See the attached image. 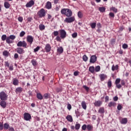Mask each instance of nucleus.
I'll return each instance as SVG.
<instances>
[{"instance_id": "nucleus-38", "label": "nucleus", "mask_w": 131, "mask_h": 131, "mask_svg": "<svg viewBox=\"0 0 131 131\" xmlns=\"http://www.w3.org/2000/svg\"><path fill=\"white\" fill-rule=\"evenodd\" d=\"M4 7L6 9H9L10 8V4L8 2L4 3Z\"/></svg>"}, {"instance_id": "nucleus-31", "label": "nucleus", "mask_w": 131, "mask_h": 131, "mask_svg": "<svg viewBox=\"0 0 131 131\" xmlns=\"http://www.w3.org/2000/svg\"><path fill=\"white\" fill-rule=\"evenodd\" d=\"M39 30L42 31V30H45V29H46V26H45L44 25L40 24L39 25Z\"/></svg>"}, {"instance_id": "nucleus-7", "label": "nucleus", "mask_w": 131, "mask_h": 131, "mask_svg": "<svg viewBox=\"0 0 131 131\" xmlns=\"http://www.w3.org/2000/svg\"><path fill=\"white\" fill-rule=\"evenodd\" d=\"M24 119L26 121H29L31 120V115L28 113H25L24 114Z\"/></svg>"}, {"instance_id": "nucleus-41", "label": "nucleus", "mask_w": 131, "mask_h": 131, "mask_svg": "<svg viewBox=\"0 0 131 131\" xmlns=\"http://www.w3.org/2000/svg\"><path fill=\"white\" fill-rule=\"evenodd\" d=\"M7 38H8V37H7V35H3L2 36L1 39L2 40H3V41H5V40H7Z\"/></svg>"}, {"instance_id": "nucleus-58", "label": "nucleus", "mask_w": 131, "mask_h": 131, "mask_svg": "<svg viewBox=\"0 0 131 131\" xmlns=\"http://www.w3.org/2000/svg\"><path fill=\"white\" fill-rule=\"evenodd\" d=\"M18 20L19 22H23V17L22 16H19L18 17Z\"/></svg>"}, {"instance_id": "nucleus-27", "label": "nucleus", "mask_w": 131, "mask_h": 131, "mask_svg": "<svg viewBox=\"0 0 131 131\" xmlns=\"http://www.w3.org/2000/svg\"><path fill=\"white\" fill-rule=\"evenodd\" d=\"M98 113L104 114V113H105V108L103 107H100L98 110Z\"/></svg>"}, {"instance_id": "nucleus-37", "label": "nucleus", "mask_w": 131, "mask_h": 131, "mask_svg": "<svg viewBox=\"0 0 131 131\" xmlns=\"http://www.w3.org/2000/svg\"><path fill=\"white\" fill-rule=\"evenodd\" d=\"M90 26L92 29L96 28V26H97V24L96 23H93L90 24Z\"/></svg>"}, {"instance_id": "nucleus-13", "label": "nucleus", "mask_w": 131, "mask_h": 131, "mask_svg": "<svg viewBox=\"0 0 131 131\" xmlns=\"http://www.w3.org/2000/svg\"><path fill=\"white\" fill-rule=\"evenodd\" d=\"M97 61V56L96 55H92L91 57L90 62L92 63V64H94V63H96Z\"/></svg>"}, {"instance_id": "nucleus-33", "label": "nucleus", "mask_w": 131, "mask_h": 131, "mask_svg": "<svg viewBox=\"0 0 131 131\" xmlns=\"http://www.w3.org/2000/svg\"><path fill=\"white\" fill-rule=\"evenodd\" d=\"M99 11H100L101 13H104L105 11H106V8L104 7H99Z\"/></svg>"}, {"instance_id": "nucleus-2", "label": "nucleus", "mask_w": 131, "mask_h": 131, "mask_svg": "<svg viewBox=\"0 0 131 131\" xmlns=\"http://www.w3.org/2000/svg\"><path fill=\"white\" fill-rule=\"evenodd\" d=\"M17 47H18L19 48H25V49H27L28 48V46H27V43L26 42V41H25V40L18 41L17 43Z\"/></svg>"}, {"instance_id": "nucleus-26", "label": "nucleus", "mask_w": 131, "mask_h": 131, "mask_svg": "<svg viewBox=\"0 0 131 131\" xmlns=\"http://www.w3.org/2000/svg\"><path fill=\"white\" fill-rule=\"evenodd\" d=\"M119 66L118 64H117L116 66H115L114 64H113L112 67V71H115V70H118V68H119Z\"/></svg>"}, {"instance_id": "nucleus-52", "label": "nucleus", "mask_w": 131, "mask_h": 131, "mask_svg": "<svg viewBox=\"0 0 131 131\" xmlns=\"http://www.w3.org/2000/svg\"><path fill=\"white\" fill-rule=\"evenodd\" d=\"M107 86L109 89H110L111 86H112V83L111 82V81H108L107 82Z\"/></svg>"}, {"instance_id": "nucleus-12", "label": "nucleus", "mask_w": 131, "mask_h": 131, "mask_svg": "<svg viewBox=\"0 0 131 131\" xmlns=\"http://www.w3.org/2000/svg\"><path fill=\"white\" fill-rule=\"evenodd\" d=\"M16 52L18 53V54H19V55H23L25 53V51H24V49L22 48L18 47L16 49Z\"/></svg>"}, {"instance_id": "nucleus-40", "label": "nucleus", "mask_w": 131, "mask_h": 131, "mask_svg": "<svg viewBox=\"0 0 131 131\" xmlns=\"http://www.w3.org/2000/svg\"><path fill=\"white\" fill-rule=\"evenodd\" d=\"M9 127H10V125H9L8 123H5L4 124V128H5V129H9Z\"/></svg>"}, {"instance_id": "nucleus-28", "label": "nucleus", "mask_w": 131, "mask_h": 131, "mask_svg": "<svg viewBox=\"0 0 131 131\" xmlns=\"http://www.w3.org/2000/svg\"><path fill=\"white\" fill-rule=\"evenodd\" d=\"M89 70L90 72H91V73H94V72H95V67H94V66L90 67Z\"/></svg>"}, {"instance_id": "nucleus-9", "label": "nucleus", "mask_w": 131, "mask_h": 131, "mask_svg": "<svg viewBox=\"0 0 131 131\" xmlns=\"http://www.w3.org/2000/svg\"><path fill=\"white\" fill-rule=\"evenodd\" d=\"M59 32L60 33V37L62 38V39H64L66 37V31H65V30H60Z\"/></svg>"}, {"instance_id": "nucleus-36", "label": "nucleus", "mask_w": 131, "mask_h": 131, "mask_svg": "<svg viewBox=\"0 0 131 131\" xmlns=\"http://www.w3.org/2000/svg\"><path fill=\"white\" fill-rule=\"evenodd\" d=\"M75 114L77 118H78L79 116H80V112L78 111V109L75 111Z\"/></svg>"}, {"instance_id": "nucleus-45", "label": "nucleus", "mask_w": 131, "mask_h": 131, "mask_svg": "<svg viewBox=\"0 0 131 131\" xmlns=\"http://www.w3.org/2000/svg\"><path fill=\"white\" fill-rule=\"evenodd\" d=\"M122 108H123V107L122 106V105L120 104H118L117 106V110H119V111H120V110H121V109H122Z\"/></svg>"}, {"instance_id": "nucleus-5", "label": "nucleus", "mask_w": 131, "mask_h": 131, "mask_svg": "<svg viewBox=\"0 0 131 131\" xmlns=\"http://www.w3.org/2000/svg\"><path fill=\"white\" fill-rule=\"evenodd\" d=\"M37 15H38L39 18L46 17V10L43 8L41 9L38 11Z\"/></svg>"}, {"instance_id": "nucleus-34", "label": "nucleus", "mask_w": 131, "mask_h": 131, "mask_svg": "<svg viewBox=\"0 0 131 131\" xmlns=\"http://www.w3.org/2000/svg\"><path fill=\"white\" fill-rule=\"evenodd\" d=\"M77 15H78V18H79L80 19H81V18L83 17V14H82V12L81 11H79L78 12Z\"/></svg>"}, {"instance_id": "nucleus-39", "label": "nucleus", "mask_w": 131, "mask_h": 131, "mask_svg": "<svg viewBox=\"0 0 131 131\" xmlns=\"http://www.w3.org/2000/svg\"><path fill=\"white\" fill-rule=\"evenodd\" d=\"M31 63H32L33 66L35 67V66H37V62H36V60H35L34 59H32L31 60Z\"/></svg>"}, {"instance_id": "nucleus-24", "label": "nucleus", "mask_w": 131, "mask_h": 131, "mask_svg": "<svg viewBox=\"0 0 131 131\" xmlns=\"http://www.w3.org/2000/svg\"><path fill=\"white\" fill-rule=\"evenodd\" d=\"M86 129L88 131H92V130H93V129H94V127L93 126V125H91V124L87 125Z\"/></svg>"}, {"instance_id": "nucleus-46", "label": "nucleus", "mask_w": 131, "mask_h": 131, "mask_svg": "<svg viewBox=\"0 0 131 131\" xmlns=\"http://www.w3.org/2000/svg\"><path fill=\"white\" fill-rule=\"evenodd\" d=\"M40 49V47L37 46L36 48L34 49V53H36V52H38Z\"/></svg>"}, {"instance_id": "nucleus-44", "label": "nucleus", "mask_w": 131, "mask_h": 131, "mask_svg": "<svg viewBox=\"0 0 131 131\" xmlns=\"http://www.w3.org/2000/svg\"><path fill=\"white\" fill-rule=\"evenodd\" d=\"M43 98L44 99H46V100L50 98V95L48 93H46L43 95Z\"/></svg>"}, {"instance_id": "nucleus-11", "label": "nucleus", "mask_w": 131, "mask_h": 131, "mask_svg": "<svg viewBox=\"0 0 131 131\" xmlns=\"http://www.w3.org/2000/svg\"><path fill=\"white\" fill-rule=\"evenodd\" d=\"M35 2L33 0H31L26 5V8H31V7H33L34 6Z\"/></svg>"}, {"instance_id": "nucleus-50", "label": "nucleus", "mask_w": 131, "mask_h": 131, "mask_svg": "<svg viewBox=\"0 0 131 131\" xmlns=\"http://www.w3.org/2000/svg\"><path fill=\"white\" fill-rule=\"evenodd\" d=\"M82 59L84 61V62H86V61H88V56H86V55H84L83 56Z\"/></svg>"}, {"instance_id": "nucleus-63", "label": "nucleus", "mask_w": 131, "mask_h": 131, "mask_svg": "<svg viewBox=\"0 0 131 131\" xmlns=\"http://www.w3.org/2000/svg\"><path fill=\"white\" fill-rule=\"evenodd\" d=\"M60 6H58V5H56V7H55V11H59V10H60Z\"/></svg>"}, {"instance_id": "nucleus-56", "label": "nucleus", "mask_w": 131, "mask_h": 131, "mask_svg": "<svg viewBox=\"0 0 131 131\" xmlns=\"http://www.w3.org/2000/svg\"><path fill=\"white\" fill-rule=\"evenodd\" d=\"M4 129V124L0 122V130H3Z\"/></svg>"}, {"instance_id": "nucleus-3", "label": "nucleus", "mask_w": 131, "mask_h": 131, "mask_svg": "<svg viewBox=\"0 0 131 131\" xmlns=\"http://www.w3.org/2000/svg\"><path fill=\"white\" fill-rule=\"evenodd\" d=\"M16 38V36L14 35H11L9 37H7L6 39L7 43L10 45V43H13L14 42V39Z\"/></svg>"}, {"instance_id": "nucleus-10", "label": "nucleus", "mask_w": 131, "mask_h": 131, "mask_svg": "<svg viewBox=\"0 0 131 131\" xmlns=\"http://www.w3.org/2000/svg\"><path fill=\"white\" fill-rule=\"evenodd\" d=\"M45 50L46 53H50V52H51V50H52V47L51 46V45L47 43L45 45Z\"/></svg>"}, {"instance_id": "nucleus-64", "label": "nucleus", "mask_w": 131, "mask_h": 131, "mask_svg": "<svg viewBox=\"0 0 131 131\" xmlns=\"http://www.w3.org/2000/svg\"><path fill=\"white\" fill-rule=\"evenodd\" d=\"M19 58V55L17 53L14 54V59H18Z\"/></svg>"}, {"instance_id": "nucleus-19", "label": "nucleus", "mask_w": 131, "mask_h": 131, "mask_svg": "<svg viewBox=\"0 0 131 131\" xmlns=\"http://www.w3.org/2000/svg\"><path fill=\"white\" fill-rule=\"evenodd\" d=\"M46 8L48 10L52 9V3L50 2H47L46 5Z\"/></svg>"}, {"instance_id": "nucleus-4", "label": "nucleus", "mask_w": 131, "mask_h": 131, "mask_svg": "<svg viewBox=\"0 0 131 131\" xmlns=\"http://www.w3.org/2000/svg\"><path fill=\"white\" fill-rule=\"evenodd\" d=\"M0 99L2 101H7L8 100V95L5 92H0Z\"/></svg>"}, {"instance_id": "nucleus-17", "label": "nucleus", "mask_w": 131, "mask_h": 131, "mask_svg": "<svg viewBox=\"0 0 131 131\" xmlns=\"http://www.w3.org/2000/svg\"><path fill=\"white\" fill-rule=\"evenodd\" d=\"M12 83L13 85H19V80L16 78H13L12 79Z\"/></svg>"}, {"instance_id": "nucleus-14", "label": "nucleus", "mask_w": 131, "mask_h": 131, "mask_svg": "<svg viewBox=\"0 0 131 131\" xmlns=\"http://www.w3.org/2000/svg\"><path fill=\"white\" fill-rule=\"evenodd\" d=\"M22 92H23V88L21 87H18L15 90L16 94H21Z\"/></svg>"}, {"instance_id": "nucleus-53", "label": "nucleus", "mask_w": 131, "mask_h": 131, "mask_svg": "<svg viewBox=\"0 0 131 131\" xmlns=\"http://www.w3.org/2000/svg\"><path fill=\"white\" fill-rule=\"evenodd\" d=\"M53 34L54 36H58V35H59V32H58L57 31H55L53 32Z\"/></svg>"}, {"instance_id": "nucleus-47", "label": "nucleus", "mask_w": 131, "mask_h": 131, "mask_svg": "<svg viewBox=\"0 0 131 131\" xmlns=\"http://www.w3.org/2000/svg\"><path fill=\"white\" fill-rule=\"evenodd\" d=\"M110 11H113V12H114V13H116L117 12V9H116L115 7H112L110 8Z\"/></svg>"}, {"instance_id": "nucleus-59", "label": "nucleus", "mask_w": 131, "mask_h": 131, "mask_svg": "<svg viewBox=\"0 0 131 131\" xmlns=\"http://www.w3.org/2000/svg\"><path fill=\"white\" fill-rule=\"evenodd\" d=\"M56 40H57V41H61V37L57 36L56 38H55Z\"/></svg>"}, {"instance_id": "nucleus-20", "label": "nucleus", "mask_w": 131, "mask_h": 131, "mask_svg": "<svg viewBox=\"0 0 131 131\" xmlns=\"http://www.w3.org/2000/svg\"><path fill=\"white\" fill-rule=\"evenodd\" d=\"M116 105H117V104H116V103L115 102L111 101L108 104V107H110V108L111 107H116Z\"/></svg>"}, {"instance_id": "nucleus-30", "label": "nucleus", "mask_w": 131, "mask_h": 131, "mask_svg": "<svg viewBox=\"0 0 131 131\" xmlns=\"http://www.w3.org/2000/svg\"><path fill=\"white\" fill-rule=\"evenodd\" d=\"M57 51V53H58L59 54H62L63 51V48L62 47H58Z\"/></svg>"}, {"instance_id": "nucleus-21", "label": "nucleus", "mask_w": 131, "mask_h": 131, "mask_svg": "<svg viewBox=\"0 0 131 131\" xmlns=\"http://www.w3.org/2000/svg\"><path fill=\"white\" fill-rule=\"evenodd\" d=\"M94 104L96 107H100L101 105H102V101L100 100L96 101Z\"/></svg>"}, {"instance_id": "nucleus-35", "label": "nucleus", "mask_w": 131, "mask_h": 131, "mask_svg": "<svg viewBox=\"0 0 131 131\" xmlns=\"http://www.w3.org/2000/svg\"><path fill=\"white\" fill-rule=\"evenodd\" d=\"M101 70V67L100 66H97L95 68V72H99Z\"/></svg>"}, {"instance_id": "nucleus-15", "label": "nucleus", "mask_w": 131, "mask_h": 131, "mask_svg": "<svg viewBox=\"0 0 131 131\" xmlns=\"http://www.w3.org/2000/svg\"><path fill=\"white\" fill-rule=\"evenodd\" d=\"M6 100H2L0 102V106L2 107V108H6L7 107V102L5 101Z\"/></svg>"}, {"instance_id": "nucleus-43", "label": "nucleus", "mask_w": 131, "mask_h": 131, "mask_svg": "<svg viewBox=\"0 0 131 131\" xmlns=\"http://www.w3.org/2000/svg\"><path fill=\"white\" fill-rule=\"evenodd\" d=\"M110 19H111V18H114L115 17V14H114L113 12H110L108 14Z\"/></svg>"}, {"instance_id": "nucleus-51", "label": "nucleus", "mask_w": 131, "mask_h": 131, "mask_svg": "<svg viewBox=\"0 0 131 131\" xmlns=\"http://www.w3.org/2000/svg\"><path fill=\"white\" fill-rule=\"evenodd\" d=\"M72 36L73 38H76L77 37V33L75 32L72 34Z\"/></svg>"}, {"instance_id": "nucleus-8", "label": "nucleus", "mask_w": 131, "mask_h": 131, "mask_svg": "<svg viewBox=\"0 0 131 131\" xmlns=\"http://www.w3.org/2000/svg\"><path fill=\"white\" fill-rule=\"evenodd\" d=\"M34 39V38H33V36H32L31 35H28L27 36V42L29 43L30 46H31V45H32V42H33Z\"/></svg>"}, {"instance_id": "nucleus-1", "label": "nucleus", "mask_w": 131, "mask_h": 131, "mask_svg": "<svg viewBox=\"0 0 131 131\" xmlns=\"http://www.w3.org/2000/svg\"><path fill=\"white\" fill-rule=\"evenodd\" d=\"M61 14L65 15L67 17H71L72 16V11L69 9L63 8L61 10Z\"/></svg>"}, {"instance_id": "nucleus-32", "label": "nucleus", "mask_w": 131, "mask_h": 131, "mask_svg": "<svg viewBox=\"0 0 131 131\" xmlns=\"http://www.w3.org/2000/svg\"><path fill=\"white\" fill-rule=\"evenodd\" d=\"M10 54V53L8 52V51L5 50L3 52V56H5V57H9V55Z\"/></svg>"}, {"instance_id": "nucleus-48", "label": "nucleus", "mask_w": 131, "mask_h": 131, "mask_svg": "<svg viewBox=\"0 0 131 131\" xmlns=\"http://www.w3.org/2000/svg\"><path fill=\"white\" fill-rule=\"evenodd\" d=\"M86 127H87V125L83 124L81 127L82 130H86Z\"/></svg>"}, {"instance_id": "nucleus-62", "label": "nucleus", "mask_w": 131, "mask_h": 131, "mask_svg": "<svg viewBox=\"0 0 131 131\" xmlns=\"http://www.w3.org/2000/svg\"><path fill=\"white\" fill-rule=\"evenodd\" d=\"M33 19H32V17H28L27 18V21H28V23H30V22H31V21H32Z\"/></svg>"}, {"instance_id": "nucleus-25", "label": "nucleus", "mask_w": 131, "mask_h": 131, "mask_svg": "<svg viewBox=\"0 0 131 131\" xmlns=\"http://www.w3.org/2000/svg\"><path fill=\"white\" fill-rule=\"evenodd\" d=\"M121 124H126V123H127V118H122L121 121Z\"/></svg>"}, {"instance_id": "nucleus-61", "label": "nucleus", "mask_w": 131, "mask_h": 131, "mask_svg": "<svg viewBox=\"0 0 131 131\" xmlns=\"http://www.w3.org/2000/svg\"><path fill=\"white\" fill-rule=\"evenodd\" d=\"M113 100L114 101V102H117V101H118V97L115 96L114 97H113Z\"/></svg>"}, {"instance_id": "nucleus-22", "label": "nucleus", "mask_w": 131, "mask_h": 131, "mask_svg": "<svg viewBox=\"0 0 131 131\" xmlns=\"http://www.w3.org/2000/svg\"><path fill=\"white\" fill-rule=\"evenodd\" d=\"M81 105L82 108H83L84 110H86V102H85V101H82Z\"/></svg>"}, {"instance_id": "nucleus-42", "label": "nucleus", "mask_w": 131, "mask_h": 131, "mask_svg": "<svg viewBox=\"0 0 131 131\" xmlns=\"http://www.w3.org/2000/svg\"><path fill=\"white\" fill-rule=\"evenodd\" d=\"M56 93H60L62 92V87H58L55 89Z\"/></svg>"}, {"instance_id": "nucleus-60", "label": "nucleus", "mask_w": 131, "mask_h": 131, "mask_svg": "<svg viewBox=\"0 0 131 131\" xmlns=\"http://www.w3.org/2000/svg\"><path fill=\"white\" fill-rule=\"evenodd\" d=\"M72 108V106H71V104H70V103L68 104L67 108L68 109V110H71Z\"/></svg>"}, {"instance_id": "nucleus-23", "label": "nucleus", "mask_w": 131, "mask_h": 131, "mask_svg": "<svg viewBox=\"0 0 131 131\" xmlns=\"http://www.w3.org/2000/svg\"><path fill=\"white\" fill-rule=\"evenodd\" d=\"M36 97L38 100H42V99H43V96H42L40 93H37L36 94Z\"/></svg>"}, {"instance_id": "nucleus-16", "label": "nucleus", "mask_w": 131, "mask_h": 131, "mask_svg": "<svg viewBox=\"0 0 131 131\" xmlns=\"http://www.w3.org/2000/svg\"><path fill=\"white\" fill-rule=\"evenodd\" d=\"M101 81H104L106 78H107V76L104 74H101L99 75Z\"/></svg>"}, {"instance_id": "nucleus-6", "label": "nucleus", "mask_w": 131, "mask_h": 131, "mask_svg": "<svg viewBox=\"0 0 131 131\" xmlns=\"http://www.w3.org/2000/svg\"><path fill=\"white\" fill-rule=\"evenodd\" d=\"M75 21V18L74 17H67L64 19V22L66 23H72V22H74Z\"/></svg>"}, {"instance_id": "nucleus-55", "label": "nucleus", "mask_w": 131, "mask_h": 131, "mask_svg": "<svg viewBox=\"0 0 131 131\" xmlns=\"http://www.w3.org/2000/svg\"><path fill=\"white\" fill-rule=\"evenodd\" d=\"M83 88L86 91V92H89L90 91V88L86 86V85H83Z\"/></svg>"}, {"instance_id": "nucleus-29", "label": "nucleus", "mask_w": 131, "mask_h": 131, "mask_svg": "<svg viewBox=\"0 0 131 131\" xmlns=\"http://www.w3.org/2000/svg\"><path fill=\"white\" fill-rule=\"evenodd\" d=\"M80 128V124L78 123V122H76L75 126V129L76 130H79Z\"/></svg>"}, {"instance_id": "nucleus-54", "label": "nucleus", "mask_w": 131, "mask_h": 131, "mask_svg": "<svg viewBox=\"0 0 131 131\" xmlns=\"http://www.w3.org/2000/svg\"><path fill=\"white\" fill-rule=\"evenodd\" d=\"M123 49H127L128 48V46L126 43H124L122 45Z\"/></svg>"}, {"instance_id": "nucleus-57", "label": "nucleus", "mask_w": 131, "mask_h": 131, "mask_svg": "<svg viewBox=\"0 0 131 131\" xmlns=\"http://www.w3.org/2000/svg\"><path fill=\"white\" fill-rule=\"evenodd\" d=\"M120 82V79L119 78H117L115 80V84H118Z\"/></svg>"}, {"instance_id": "nucleus-18", "label": "nucleus", "mask_w": 131, "mask_h": 131, "mask_svg": "<svg viewBox=\"0 0 131 131\" xmlns=\"http://www.w3.org/2000/svg\"><path fill=\"white\" fill-rule=\"evenodd\" d=\"M66 118L69 122H73V118L72 117V116L69 115Z\"/></svg>"}, {"instance_id": "nucleus-49", "label": "nucleus", "mask_w": 131, "mask_h": 131, "mask_svg": "<svg viewBox=\"0 0 131 131\" xmlns=\"http://www.w3.org/2000/svg\"><path fill=\"white\" fill-rule=\"evenodd\" d=\"M26 34V33L24 31H21L20 34H19V36L20 37H23V36H24Z\"/></svg>"}]
</instances>
